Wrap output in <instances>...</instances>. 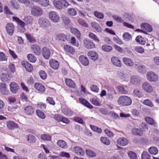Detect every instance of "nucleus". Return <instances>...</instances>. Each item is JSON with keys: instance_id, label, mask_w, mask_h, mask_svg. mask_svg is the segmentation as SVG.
Returning a JSON list of instances; mask_svg holds the SVG:
<instances>
[{"instance_id": "1", "label": "nucleus", "mask_w": 159, "mask_h": 159, "mask_svg": "<svg viewBox=\"0 0 159 159\" xmlns=\"http://www.w3.org/2000/svg\"><path fill=\"white\" fill-rule=\"evenodd\" d=\"M132 101L130 98L126 96H121L117 100L118 104L121 106H128L130 105Z\"/></svg>"}, {"instance_id": "2", "label": "nucleus", "mask_w": 159, "mask_h": 159, "mask_svg": "<svg viewBox=\"0 0 159 159\" xmlns=\"http://www.w3.org/2000/svg\"><path fill=\"white\" fill-rule=\"evenodd\" d=\"M53 4L57 9L61 10L63 7H67L70 5L66 0H54Z\"/></svg>"}, {"instance_id": "3", "label": "nucleus", "mask_w": 159, "mask_h": 159, "mask_svg": "<svg viewBox=\"0 0 159 159\" xmlns=\"http://www.w3.org/2000/svg\"><path fill=\"white\" fill-rule=\"evenodd\" d=\"M48 17L53 22L56 23L59 22L60 17L57 13L55 11H51L49 13Z\"/></svg>"}, {"instance_id": "4", "label": "nucleus", "mask_w": 159, "mask_h": 159, "mask_svg": "<svg viewBox=\"0 0 159 159\" xmlns=\"http://www.w3.org/2000/svg\"><path fill=\"white\" fill-rule=\"evenodd\" d=\"M146 76L148 80L151 82H157L158 79V75L152 71L148 72Z\"/></svg>"}, {"instance_id": "5", "label": "nucleus", "mask_w": 159, "mask_h": 159, "mask_svg": "<svg viewBox=\"0 0 159 159\" xmlns=\"http://www.w3.org/2000/svg\"><path fill=\"white\" fill-rule=\"evenodd\" d=\"M30 11L31 15L36 16H40L43 13L42 9L40 7L36 6L32 7Z\"/></svg>"}, {"instance_id": "6", "label": "nucleus", "mask_w": 159, "mask_h": 159, "mask_svg": "<svg viewBox=\"0 0 159 159\" xmlns=\"http://www.w3.org/2000/svg\"><path fill=\"white\" fill-rule=\"evenodd\" d=\"M142 89L147 93H151L154 90L153 87L148 82L143 83L142 85Z\"/></svg>"}, {"instance_id": "7", "label": "nucleus", "mask_w": 159, "mask_h": 159, "mask_svg": "<svg viewBox=\"0 0 159 159\" xmlns=\"http://www.w3.org/2000/svg\"><path fill=\"white\" fill-rule=\"evenodd\" d=\"M54 118L58 122H62L66 124H68L70 120L66 118L61 116L60 114H55L54 116Z\"/></svg>"}, {"instance_id": "8", "label": "nucleus", "mask_w": 159, "mask_h": 159, "mask_svg": "<svg viewBox=\"0 0 159 159\" xmlns=\"http://www.w3.org/2000/svg\"><path fill=\"white\" fill-rule=\"evenodd\" d=\"M6 30L7 34L9 35H12L15 30L14 25L11 23H8L6 26Z\"/></svg>"}, {"instance_id": "9", "label": "nucleus", "mask_w": 159, "mask_h": 159, "mask_svg": "<svg viewBox=\"0 0 159 159\" xmlns=\"http://www.w3.org/2000/svg\"><path fill=\"white\" fill-rule=\"evenodd\" d=\"M38 23L40 26L43 28L48 27L50 25V22L48 19L42 18L39 19Z\"/></svg>"}, {"instance_id": "10", "label": "nucleus", "mask_w": 159, "mask_h": 159, "mask_svg": "<svg viewBox=\"0 0 159 159\" xmlns=\"http://www.w3.org/2000/svg\"><path fill=\"white\" fill-rule=\"evenodd\" d=\"M30 48L32 51L35 55L39 56L41 53L40 47L37 44H34L31 45Z\"/></svg>"}, {"instance_id": "11", "label": "nucleus", "mask_w": 159, "mask_h": 159, "mask_svg": "<svg viewBox=\"0 0 159 159\" xmlns=\"http://www.w3.org/2000/svg\"><path fill=\"white\" fill-rule=\"evenodd\" d=\"M42 55L43 57L46 59H48L51 55L50 49L46 47H43L42 50Z\"/></svg>"}, {"instance_id": "12", "label": "nucleus", "mask_w": 159, "mask_h": 159, "mask_svg": "<svg viewBox=\"0 0 159 159\" xmlns=\"http://www.w3.org/2000/svg\"><path fill=\"white\" fill-rule=\"evenodd\" d=\"M84 42V47L87 49H90L95 48V44L92 41L85 39Z\"/></svg>"}, {"instance_id": "13", "label": "nucleus", "mask_w": 159, "mask_h": 159, "mask_svg": "<svg viewBox=\"0 0 159 159\" xmlns=\"http://www.w3.org/2000/svg\"><path fill=\"white\" fill-rule=\"evenodd\" d=\"M118 75L120 79L124 81H127L129 79V74L123 71L119 72Z\"/></svg>"}, {"instance_id": "14", "label": "nucleus", "mask_w": 159, "mask_h": 159, "mask_svg": "<svg viewBox=\"0 0 159 159\" xmlns=\"http://www.w3.org/2000/svg\"><path fill=\"white\" fill-rule=\"evenodd\" d=\"M111 61L112 64L117 67H120L122 66V63L119 58L116 56L112 57L111 59Z\"/></svg>"}, {"instance_id": "15", "label": "nucleus", "mask_w": 159, "mask_h": 159, "mask_svg": "<svg viewBox=\"0 0 159 159\" xmlns=\"http://www.w3.org/2000/svg\"><path fill=\"white\" fill-rule=\"evenodd\" d=\"M79 100L80 103L87 108L90 109H92L93 108V106L85 99L80 98H79Z\"/></svg>"}, {"instance_id": "16", "label": "nucleus", "mask_w": 159, "mask_h": 159, "mask_svg": "<svg viewBox=\"0 0 159 159\" xmlns=\"http://www.w3.org/2000/svg\"><path fill=\"white\" fill-rule=\"evenodd\" d=\"M129 141L126 138L121 137L119 138L117 140L116 143L117 144L120 146H125L128 144Z\"/></svg>"}, {"instance_id": "17", "label": "nucleus", "mask_w": 159, "mask_h": 159, "mask_svg": "<svg viewBox=\"0 0 159 159\" xmlns=\"http://www.w3.org/2000/svg\"><path fill=\"white\" fill-rule=\"evenodd\" d=\"M49 65L50 67L54 70H57L59 66V62L52 59L49 60Z\"/></svg>"}, {"instance_id": "18", "label": "nucleus", "mask_w": 159, "mask_h": 159, "mask_svg": "<svg viewBox=\"0 0 159 159\" xmlns=\"http://www.w3.org/2000/svg\"><path fill=\"white\" fill-rule=\"evenodd\" d=\"M10 90L13 93H16L19 88L18 84L15 82L11 83L10 85Z\"/></svg>"}, {"instance_id": "19", "label": "nucleus", "mask_w": 159, "mask_h": 159, "mask_svg": "<svg viewBox=\"0 0 159 159\" xmlns=\"http://www.w3.org/2000/svg\"><path fill=\"white\" fill-rule=\"evenodd\" d=\"M140 27L141 29L145 30L148 32H151L152 30V28L151 25L149 24L144 23L141 24Z\"/></svg>"}, {"instance_id": "20", "label": "nucleus", "mask_w": 159, "mask_h": 159, "mask_svg": "<svg viewBox=\"0 0 159 159\" xmlns=\"http://www.w3.org/2000/svg\"><path fill=\"white\" fill-rule=\"evenodd\" d=\"M22 65L24 67L28 72H30L33 70V67L27 61H22Z\"/></svg>"}, {"instance_id": "21", "label": "nucleus", "mask_w": 159, "mask_h": 159, "mask_svg": "<svg viewBox=\"0 0 159 159\" xmlns=\"http://www.w3.org/2000/svg\"><path fill=\"white\" fill-rule=\"evenodd\" d=\"M6 123L7 127L10 130H11L18 128V125L13 121H9Z\"/></svg>"}, {"instance_id": "22", "label": "nucleus", "mask_w": 159, "mask_h": 159, "mask_svg": "<svg viewBox=\"0 0 159 159\" xmlns=\"http://www.w3.org/2000/svg\"><path fill=\"white\" fill-rule=\"evenodd\" d=\"M87 55L93 61L97 60L98 58V54L95 52L90 51L88 53Z\"/></svg>"}, {"instance_id": "23", "label": "nucleus", "mask_w": 159, "mask_h": 159, "mask_svg": "<svg viewBox=\"0 0 159 159\" xmlns=\"http://www.w3.org/2000/svg\"><path fill=\"white\" fill-rule=\"evenodd\" d=\"M64 50L67 53H69L70 54H74L75 52V50L74 48L68 45H65L64 46Z\"/></svg>"}, {"instance_id": "24", "label": "nucleus", "mask_w": 159, "mask_h": 159, "mask_svg": "<svg viewBox=\"0 0 159 159\" xmlns=\"http://www.w3.org/2000/svg\"><path fill=\"white\" fill-rule=\"evenodd\" d=\"M123 61L124 63L128 66L132 67L134 65V62L129 58L124 57L123 59Z\"/></svg>"}, {"instance_id": "25", "label": "nucleus", "mask_w": 159, "mask_h": 159, "mask_svg": "<svg viewBox=\"0 0 159 159\" xmlns=\"http://www.w3.org/2000/svg\"><path fill=\"white\" fill-rule=\"evenodd\" d=\"M34 87L40 93H43L45 91V87L41 83H35Z\"/></svg>"}, {"instance_id": "26", "label": "nucleus", "mask_w": 159, "mask_h": 159, "mask_svg": "<svg viewBox=\"0 0 159 159\" xmlns=\"http://www.w3.org/2000/svg\"><path fill=\"white\" fill-rule=\"evenodd\" d=\"M132 134L135 135L141 136L143 134V131L140 129L133 128L131 130Z\"/></svg>"}, {"instance_id": "27", "label": "nucleus", "mask_w": 159, "mask_h": 159, "mask_svg": "<svg viewBox=\"0 0 159 159\" xmlns=\"http://www.w3.org/2000/svg\"><path fill=\"white\" fill-rule=\"evenodd\" d=\"M80 62L84 66H88L89 64L88 58L84 55H81L79 57Z\"/></svg>"}, {"instance_id": "28", "label": "nucleus", "mask_w": 159, "mask_h": 159, "mask_svg": "<svg viewBox=\"0 0 159 159\" xmlns=\"http://www.w3.org/2000/svg\"><path fill=\"white\" fill-rule=\"evenodd\" d=\"M24 110L25 113L28 115H31L34 112V109L31 106H27L25 107L24 108Z\"/></svg>"}, {"instance_id": "29", "label": "nucleus", "mask_w": 159, "mask_h": 159, "mask_svg": "<svg viewBox=\"0 0 159 159\" xmlns=\"http://www.w3.org/2000/svg\"><path fill=\"white\" fill-rule=\"evenodd\" d=\"M61 112L64 115L67 116H71L73 115V111L70 108H65L61 110Z\"/></svg>"}, {"instance_id": "30", "label": "nucleus", "mask_w": 159, "mask_h": 159, "mask_svg": "<svg viewBox=\"0 0 159 159\" xmlns=\"http://www.w3.org/2000/svg\"><path fill=\"white\" fill-rule=\"evenodd\" d=\"M12 18L20 27L23 29L24 30H25V26L26 24L24 22L22 21L18 17H13Z\"/></svg>"}, {"instance_id": "31", "label": "nucleus", "mask_w": 159, "mask_h": 159, "mask_svg": "<svg viewBox=\"0 0 159 159\" xmlns=\"http://www.w3.org/2000/svg\"><path fill=\"white\" fill-rule=\"evenodd\" d=\"M140 80L139 77L137 75H133L130 78L131 83L134 84H137L139 83Z\"/></svg>"}, {"instance_id": "32", "label": "nucleus", "mask_w": 159, "mask_h": 159, "mask_svg": "<svg viewBox=\"0 0 159 159\" xmlns=\"http://www.w3.org/2000/svg\"><path fill=\"white\" fill-rule=\"evenodd\" d=\"M75 152L77 154L83 156L85 153L84 150L79 147H75L73 148Z\"/></svg>"}, {"instance_id": "33", "label": "nucleus", "mask_w": 159, "mask_h": 159, "mask_svg": "<svg viewBox=\"0 0 159 159\" xmlns=\"http://www.w3.org/2000/svg\"><path fill=\"white\" fill-rule=\"evenodd\" d=\"M57 145L60 148L66 149L68 148L67 143L63 140H59L57 142Z\"/></svg>"}, {"instance_id": "34", "label": "nucleus", "mask_w": 159, "mask_h": 159, "mask_svg": "<svg viewBox=\"0 0 159 159\" xmlns=\"http://www.w3.org/2000/svg\"><path fill=\"white\" fill-rule=\"evenodd\" d=\"M91 25L92 27L98 32H102V28L98 23L96 22H93L91 23Z\"/></svg>"}, {"instance_id": "35", "label": "nucleus", "mask_w": 159, "mask_h": 159, "mask_svg": "<svg viewBox=\"0 0 159 159\" xmlns=\"http://www.w3.org/2000/svg\"><path fill=\"white\" fill-rule=\"evenodd\" d=\"M133 93L135 96L139 98H141L143 96L142 92L138 89H134Z\"/></svg>"}, {"instance_id": "36", "label": "nucleus", "mask_w": 159, "mask_h": 159, "mask_svg": "<svg viewBox=\"0 0 159 159\" xmlns=\"http://www.w3.org/2000/svg\"><path fill=\"white\" fill-rule=\"evenodd\" d=\"M57 39L61 41L64 42L67 40V37L65 34L62 33H59L56 35Z\"/></svg>"}, {"instance_id": "37", "label": "nucleus", "mask_w": 159, "mask_h": 159, "mask_svg": "<svg viewBox=\"0 0 159 159\" xmlns=\"http://www.w3.org/2000/svg\"><path fill=\"white\" fill-rule=\"evenodd\" d=\"M65 83L66 85L70 87L74 88L75 86V84L70 79H66Z\"/></svg>"}, {"instance_id": "38", "label": "nucleus", "mask_w": 159, "mask_h": 159, "mask_svg": "<svg viewBox=\"0 0 159 159\" xmlns=\"http://www.w3.org/2000/svg\"><path fill=\"white\" fill-rule=\"evenodd\" d=\"M23 20L27 24L31 25L33 22V18L32 16H25Z\"/></svg>"}, {"instance_id": "39", "label": "nucleus", "mask_w": 159, "mask_h": 159, "mask_svg": "<svg viewBox=\"0 0 159 159\" xmlns=\"http://www.w3.org/2000/svg\"><path fill=\"white\" fill-rule=\"evenodd\" d=\"M25 35L27 40L30 43H34L36 40L33 35L28 33L25 34Z\"/></svg>"}, {"instance_id": "40", "label": "nucleus", "mask_w": 159, "mask_h": 159, "mask_svg": "<svg viewBox=\"0 0 159 159\" xmlns=\"http://www.w3.org/2000/svg\"><path fill=\"white\" fill-rule=\"evenodd\" d=\"M100 140L102 143L106 145H108L111 143L110 140L106 137H101L100 138Z\"/></svg>"}, {"instance_id": "41", "label": "nucleus", "mask_w": 159, "mask_h": 159, "mask_svg": "<svg viewBox=\"0 0 159 159\" xmlns=\"http://www.w3.org/2000/svg\"><path fill=\"white\" fill-rule=\"evenodd\" d=\"M40 138L43 140L50 141L51 140L52 136L48 134H44L41 135Z\"/></svg>"}, {"instance_id": "42", "label": "nucleus", "mask_w": 159, "mask_h": 159, "mask_svg": "<svg viewBox=\"0 0 159 159\" xmlns=\"http://www.w3.org/2000/svg\"><path fill=\"white\" fill-rule=\"evenodd\" d=\"M26 137L27 141L30 143H34L36 141V138L34 135L31 134L27 135Z\"/></svg>"}, {"instance_id": "43", "label": "nucleus", "mask_w": 159, "mask_h": 159, "mask_svg": "<svg viewBox=\"0 0 159 159\" xmlns=\"http://www.w3.org/2000/svg\"><path fill=\"white\" fill-rule=\"evenodd\" d=\"M0 77L2 81L3 82L7 81L10 79L9 75L6 73H2Z\"/></svg>"}, {"instance_id": "44", "label": "nucleus", "mask_w": 159, "mask_h": 159, "mask_svg": "<svg viewBox=\"0 0 159 159\" xmlns=\"http://www.w3.org/2000/svg\"><path fill=\"white\" fill-rule=\"evenodd\" d=\"M27 58L28 60L30 62L34 63L36 60V58L33 54H29L27 55Z\"/></svg>"}, {"instance_id": "45", "label": "nucleus", "mask_w": 159, "mask_h": 159, "mask_svg": "<svg viewBox=\"0 0 159 159\" xmlns=\"http://www.w3.org/2000/svg\"><path fill=\"white\" fill-rule=\"evenodd\" d=\"M0 91L1 93L3 95H7L8 94L9 91L6 87L5 85L2 84L0 88Z\"/></svg>"}, {"instance_id": "46", "label": "nucleus", "mask_w": 159, "mask_h": 159, "mask_svg": "<svg viewBox=\"0 0 159 159\" xmlns=\"http://www.w3.org/2000/svg\"><path fill=\"white\" fill-rule=\"evenodd\" d=\"M90 101L93 105L95 106L100 105V103L98 99L96 98L90 99Z\"/></svg>"}, {"instance_id": "47", "label": "nucleus", "mask_w": 159, "mask_h": 159, "mask_svg": "<svg viewBox=\"0 0 159 159\" xmlns=\"http://www.w3.org/2000/svg\"><path fill=\"white\" fill-rule=\"evenodd\" d=\"M128 155L130 159H137L136 154L132 151H129L128 152Z\"/></svg>"}, {"instance_id": "48", "label": "nucleus", "mask_w": 159, "mask_h": 159, "mask_svg": "<svg viewBox=\"0 0 159 159\" xmlns=\"http://www.w3.org/2000/svg\"><path fill=\"white\" fill-rule=\"evenodd\" d=\"M123 38L125 40L128 41L132 39V36L129 33L125 32L123 35Z\"/></svg>"}, {"instance_id": "49", "label": "nucleus", "mask_w": 159, "mask_h": 159, "mask_svg": "<svg viewBox=\"0 0 159 159\" xmlns=\"http://www.w3.org/2000/svg\"><path fill=\"white\" fill-rule=\"evenodd\" d=\"M145 120L147 123L151 125H154V126H156L157 125V123L155 122L153 119L150 117H146L145 119Z\"/></svg>"}, {"instance_id": "50", "label": "nucleus", "mask_w": 159, "mask_h": 159, "mask_svg": "<svg viewBox=\"0 0 159 159\" xmlns=\"http://www.w3.org/2000/svg\"><path fill=\"white\" fill-rule=\"evenodd\" d=\"M94 14L96 17L100 19H103L104 17V14L102 13L98 12L97 11L94 12Z\"/></svg>"}, {"instance_id": "51", "label": "nucleus", "mask_w": 159, "mask_h": 159, "mask_svg": "<svg viewBox=\"0 0 159 159\" xmlns=\"http://www.w3.org/2000/svg\"><path fill=\"white\" fill-rule=\"evenodd\" d=\"M148 151L152 154L156 155L158 152V149L155 147H152L148 149Z\"/></svg>"}, {"instance_id": "52", "label": "nucleus", "mask_w": 159, "mask_h": 159, "mask_svg": "<svg viewBox=\"0 0 159 159\" xmlns=\"http://www.w3.org/2000/svg\"><path fill=\"white\" fill-rule=\"evenodd\" d=\"M141 157L142 159H150L151 158V156L149 154L145 151H143L142 153Z\"/></svg>"}, {"instance_id": "53", "label": "nucleus", "mask_w": 159, "mask_h": 159, "mask_svg": "<svg viewBox=\"0 0 159 159\" xmlns=\"http://www.w3.org/2000/svg\"><path fill=\"white\" fill-rule=\"evenodd\" d=\"M137 70L139 72L143 74L146 71L145 66L143 65H140L138 66L137 68Z\"/></svg>"}, {"instance_id": "54", "label": "nucleus", "mask_w": 159, "mask_h": 159, "mask_svg": "<svg viewBox=\"0 0 159 159\" xmlns=\"http://www.w3.org/2000/svg\"><path fill=\"white\" fill-rule=\"evenodd\" d=\"M48 0H39L38 3L43 7H46L49 5Z\"/></svg>"}, {"instance_id": "55", "label": "nucleus", "mask_w": 159, "mask_h": 159, "mask_svg": "<svg viewBox=\"0 0 159 159\" xmlns=\"http://www.w3.org/2000/svg\"><path fill=\"white\" fill-rule=\"evenodd\" d=\"M102 48L103 50L107 52H110L112 49V48L111 46L107 45H103Z\"/></svg>"}, {"instance_id": "56", "label": "nucleus", "mask_w": 159, "mask_h": 159, "mask_svg": "<svg viewBox=\"0 0 159 159\" xmlns=\"http://www.w3.org/2000/svg\"><path fill=\"white\" fill-rule=\"evenodd\" d=\"M134 51L139 53L142 54L144 52V49L140 46H137L134 47Z\"/></svg>"}, {"instance_id": "57", "label": "nucleus", "mask_w": 159, "mask_h": 159, "mask_svg": "<svg viewBox=\"0 0 159 159\" xmlns=\"http://www.w3.org/2000/svg\"><path fill=\"white\" fill-rule=\"evenodd\" d=\"M143 38L140 36H138L136 38V41L139 44H144L145 41L143 40Z\"/></svg>"}, {"instance_id": "58", "label": "nucleus", "mask_w": 159, "mask_h": 159, "mask_svg": "<svg viewBox=\"0 0 159 159\" xmlns=\"http://www.w3.org/2000/svg\"><path fill=\"white\" fill-rule=\"evenodd\" d=\"M142 103L144 104L151 107H153L154 106L152 102L148 99L145 100Z\"/></svg>"}, {"instance_id": "59", "label": "nucleus", "mask_w": 159, "mask_h": 159, "mask_svg": "<svg viewBox=\"0 0 159 159\" xmlns=\"http://www.w3.org/2000/svg\"><path fill=\"white\" fill-rule=\"evenodd\" d=\"M89 37L93 39L94 41L99 42V39H98V37L94 34L92 33H90L89 34Z\"/></svg>"}, {"instance_id": "60", "label": "nucleus", "mask_w": 159, "mask_h": 159, "mask_svg": "<svg viewBox=\"0 0 159 159\" xmlns=\"http://www.w3.org/2000/svg\"><path fill=\"white\" fill-rule=\"evenodd\" d=\"M91 129L93 131H95L98 133H100L102 132V130L101 128H99L97 126L90 125Z\"/></svg>"}, {"instance_id": "61", "label": "nucleus", "mask_w": 159, "mask_h": 159, "mask_svg": "<svg viewBox=\"0 0 159 159\" xmlns=\"http://www.w3.org/2000/svg\"><path fill=\"white\" fill-rule=\"evenodd\" d=\"M36 113L38 116L41 119H43L45 118V115L43 112L39 110H37Z\"/></svg>"}, {"instance_id": "62", "label": "nucleus", "mask_w": 159, "mask_h": 159, "mask_svg": "<svg viewBox=\"0 0 159 159\" xmlns=\"http://www.w3.org/2000/svg\"><path fill=\"white\" fill-rule=\"evenodd\" d=\"M86 153L90 157H94L96 156V153L90 150H86Z\"/></svg>"}, {"instance_id": "63", "label": "nucleus", "mask_w": 159, "mask_h": 159, "mask_svg": "<svg viewBox=\"0 0 159 159\" xmlns=\"http://www.w3.org/2000/svg\"><path fill=\"white\" fill-rule=\"evenodd\" d=\"M78 23L82 26L87 27H88V24L86 23L85 20L82 19H80L78 20Z\"/></svg>"}, {"instance_id": "64", "label": "nucleus", "mask_w": 159, "mask_h": 159, "mask_svg": "<svg viewBox=\"0 0 159 159\" xmlns=\"http://www.w3.org/2000/svg\"><path fill=\"white\" fill-rule=\"evenodd\" d=\"M67 12L71 16H75L77 14L76 11L73 8L68 9Z\"/></svg>"}]
</instances>
